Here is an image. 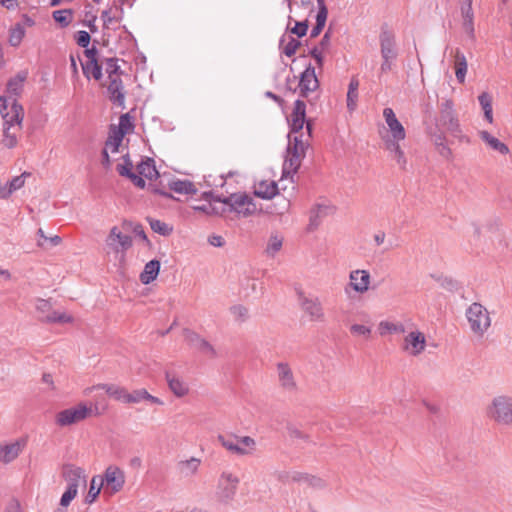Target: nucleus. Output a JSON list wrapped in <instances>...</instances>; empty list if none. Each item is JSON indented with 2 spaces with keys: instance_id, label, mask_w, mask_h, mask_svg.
Instances as JSON below:
<instances>
[{
  "instance_id": "4c0bfd02",
  "label": "nucleus",
  "mask_w": 512,
  "mask_h": 512,
  "mask_svg": "<svg viewBox=\"0 0 512 512\" xmlns=\"http://www.w3.org/2000/svg\"><path fill=\"white\" fill-rule=\"evenodd\" d=\"M329 209L330 208L328 206L317 205L315 208H313L311 210V212H310V219H309V225H308V229L310 231L315 230L319 226L322 217L327 215Z\"/></svg>"
},
{
  "instance_id": "4d7b16f0",
  "label": "nucleus",
  "mask_w": 512,
  "mask_h": 512,
  "mask_svg": "<svg viewBox=\"0 0 512 512\" xmlns=\"http://www.w3.org/2000/svg\"><path fill=\"white\" fill-rule=\"evenodd\" d=\"M230 313L233 316L234 320L238 322H244L249 317L248 309L241 304H237L230 307Z\"/></svg>"
},
{
  "instance_id": "338daca9",
  "label": "nucleus",
  "mask_w": 512,
  "mask_h": 512,
  "mask_svg": "<svg viewBox=\"0 0 512 512\" xmlns=\"http://www.w3.org/2000/svg\"><path fill=\"white\" fill-rule=\"evenodd\" d=\"M127 178H129L132 181V183L138 188L143 189L146 185L144 178L140 174H135L134 172H131V174H129Z\"/></svg>"
},
{
  "instance_id": "864d4df0",
  "label": "nucleus",
  "mask_w": 512,
  "mask_h": 512,
  "mask_svg": "<svg viewBox=\"0 0 512 512\" xmlns=\"http://www.w3.org/2000/svg\"><path fill=\"white\" fill-rule=\"evenodd\" d=\"M53 19L61 26L66 27L72 22L73 14L68 9L56 10L53 12Z\"/></svg>"
},
{
  "instance_id": "a19ab883",
  "label": "nucleus",
  "mask_w": 512,
  "mask_h": 512,
  "mask_svg": "<svg viewBox=\"0 0 512 512\" xmlns=\"http://www.w3.org/2000/svg\"><path fill=\"white\" fill-rule=\"evenodd\" d=\"M137 172L143 178L152 180L158 176V172L155 168L154 161L152 159H147L145 161L140 162L137 165Z\"/></svg>"
},
{
  "instance_id": "603ef678",
  "label": "nucleus",
  "mask_w": 512,
  "mask_h": 512,
  "mask_svg": "<svg viewBox=\"0 0 512 512\" xmlns=\"http://www.w3.org/2000/svg\"><path fill=\"white\" fill-rule=\"evenodd\" d=\"M42 319L50 323H70L73 321L72 316L64 311H53Z\"/></svg>"
},
{
  "instance_id": "6e6552de",
  "label": "nucleus",
  "mask_w": 512,
  "mask_h": 512,
  "mask_svg": "<svg viewBox=\"0 0 512 512\" xmlns=\"http://www.w3.org/2000/svg\"><path fill=\"white\" fill-rule=\"evenodd\" d=\"M240 483L239 477L231 471H223L217 481L216 497L220 502L232 501L237 493Z\"/></svg>"
},
{
  "instance_id": "473e14b6",
  "label": "nucleus",
  "mask_w": 512,
  "mask_h": 512,
  "mask_svg": "<svg viewBox=\"0 0 512 512\" xmlns=\"http://www.w3.org/2000/svg\"><path fill=\"white\" fill-rule=\"evenodd\" d=\"M160 270V262L158 260H151L148 263H146L144 270L140 274V281L147 285L153 282Z\"/></svg>"
},
{
  "instance_id": "5fc2aeb1",
  "label": "nucleus",
  "mask_w": 512,
  "mask_h": 512,
  "mask_svg": "<svg viewBox=\"0 0 512 512\" xmlns=\"http://www.w3.org/2000/svg\"><path fill=\"white\" fill-rule=\"evenodd\" d=\"M133 128H134V125H133L132 118L129 116V114H123L119 118L118 127H114L113 129L118 132H122L123 135L125 136L126 134L133 131Z\"/></svg>"
},
{
  "instance_id": "f704fd0d",
  "label": "nucleus",
  "mask_w": 512,
  "mask_h": 512,
  "mask_svg": "<svg viewBox=\"0 0 512 512\" xmlns=\"http://www.w3.org/2000/svg\"><path fill=\"white\" fill-rule=\"evenodd\" d=\"M26 79V73H18L14 78L10 79L7 84L8 97L16 99L15 97L20 95L23 90L24 81Z\"/></svg>"
},
{
  "instance_id": "cd10ccee",
  "label": "nucleus",
  "mask_w": 512,
  "mask_h": 512,
  "mask_svg": "<svg viewBox=\"0 0 512 512\" xmlns=\"http://www.w3.org/2000/svg\"><path fill=\"white\" fill-rule=\"evenodd\" d=\"M124 135L122 132H118L113 128L110 131L109 137L105 143V148L103 150V156L105 161L109 162V152L116 153L123 141Z\"/></svg>"
},
{
  "instance_id": "f257e3e1",
  "label": "nucleus",
  "mask_w": 512,
  "mask_h": 512,
  "mask_svg": "<svg viewBox=\"0 0 512 512\" xmlns=\"http://www.w3.org/2000/svg\"><path fill=\"white\" fill-rule=\"evenodd\" d=\"M383 118L385 125L379 128V136L391 158L400 168L404 169L407 165V158L401 147V142L406 138V130L392 108H384Z\"/></svg>"
},
{
  "instance_id": "69168bd1",
  "label": "nucleus",
  "mask_w": 512,
  "mask_h": 512,
  "mask_svg": "<svg viewBox=\"0 0 512 512\" xmlns=\"http://www.w3.org/2000/svg\"><path fill=\"white\" fill-rule=\"evenodd\" d=\"M308 29V25L306 22H296L294 28H292L291 32L296 34L298 37H302L306 34Z\"/></svg>"
},
{
  "instance_id": "72a5a7b5",
  "label": "nucleus",
  "mask_w": 512,
  "mask_h": 512,
  "mask_svg": "<svg viewBox=\"0 0 512 512\" xmlns=\"http://www.w3.org/2000/svg\"><path fill=\"white\" fill-rule=\"evenodd\" d=\"M167 382L170 390L177 397H183L188 394L189 387L181 378L174 375H167Z\"/></svg>"
},
{
  "instance_id": "2f4dec72",
  "label": "nucleus",
  "mask_w": 512,
  "mask_h": 512,
  "mask_svg": "<svg viewBox=\"0 0 512 512\" xmlns=\"http://www.w3.org/2000/svg\"><path fill=\"white\" fill-rule=\"evenodd\" d=\"M378 333L380 336L384 337L390 334L396 333H405L406 328L402 322L399 321H391V320H382L378 323Z\"/></svg>"
},
{
  "instance_id": "a18cd8bd",
  "label": "nucleus",
  "mask_w": 512,
  "mask_h": 512,
  "mask_svg": "<svg viewBox=\"0 0 512 512\" xmlns=\"http://www.w3.org/2000/svg\"><path fill=\"white\" fill-rule=\"evenodd\" d=\"M358 87V80L353 78L349 83L347 92V108L349 111H354L357 106Z\"/></svg>"
},
{
  "instance_id": "a878e982",
  "label": "nucleus",
  "mask_w": 512,
  "mask_h": 512,
  "mask_svg": "<svg viewBox=\"0 0 512 512\" xmlns=\"http://www.w3.org/2000/svg\"><path fill=\"white\" fill-rule=\"evenodd\" d=\"M254 194L262 199H272L278 194V185L274 180H260L254 184Z\"/></svg>"
},
{
  "instance_id": "0eeeda50",
  "label": "nucleus",
  "mask_w": 512,
  "mask_h": 512,
  "mask_svg": "<svg viewBox=\"0 0 512 512\" xmlns=\"http://www.w3.org/2000/svg\"><path fill=\"white\" fill-rule=\"evenodd\" d=\"M438 124L445 127L453 137L463 138L459 120L454 109V102L451 99H444L440 103Z\"/></svg>"
},
{
  "instance_id": "0e129e2a",
  "label": "nucleus",
  "mask_w": 512,
  "mask_h": 512,
  "mask_svg": "<svg viewBox=\"0 0 512 512\" xmlns=\"http://www.w3.org/2000/svg\"><path fill=\"white\" fill-rule=\"evenodd\" d=\"M77 44L81 47H87L90 43V35L87 31H79L76 37Z\"/></svg>"
},
{
  "instance_id": "c85d7f7f",
  "label": "nucleus",
  "mask_w": 512,
  "mask_h": 512,
  "mask_svg": "<svg viewBox=\"0 0 512 512\" xmlns=\"http://www.w3.org/2000/svg\"><path fill=\"white\" fill-rule=\"evenodd\" d=\"M210 202L212 216H220L226 218L231 213V208H229L228 203V197L221 198L219 196L210 195Z\"/></svg>"
},
{
  "instance_id": "c03bdc74",
  "label": "nucleus",
  "mask_w": 512,
  "mask_h": 512,
  "mask_svg": "<svg viewBox=\"0 0 512 512\" xmlns=\"http://www.w3.org/2000/svg\"><path fill=\"white\" fill-rule=\"evenodd\" d=\"M461 13L463 17V24L467 31L473 32V19L474 13L472 9V0H464V4L461 7Z\"/></svg>"
},
{
  "instance_id": "5701e85b",
  "label": "nucleus",
  "mask_w": 512,
  "mask_h": 512,
  "mask_svg": "<svg viewBox=\"0 0 512 512\" xmlns=\"http://www.w3.org/2000/svg\"><path fill=\"white\" fill-rule=\"evenodd\" d=\"M95 389H102L116 401L126 404L128 390L122 386L115 384H98L96 386L87 388L85 390V394L88 395Z\"/></svg>"
},
{
  "instance_id": "7ed1b4c3",
  "label": "nucleus",
  "mask_w": 512,
  "mask_h": 512,
  "mask_svg": "<svg viewBox=\"0 0 512 512\" xmlns=\"http://www.w3.org/2000/svg\"><path fill=\"white\" fill-rule=\"evenodd\" d=\"M487 416L498 425H512V395L498 394L494 396L486 408Z\"/></svg>"
},
{
  "instance_id": "58836bf2",
  "label": "nucleus",
  "mask_w": 512,
  "mask_h": 512,
  "mask_svg": "<svg viewBox=\"0 0 512 512\" xmlns=\"http://www.w3.org/2000/svg\"><path fill=\"white\" fill-rule=\"evenodd\" d=\"M301 163L302 159L286 152V157L283 163V176H293L298 171Z\"/></svg>"
},
{
  "instance_id": "dca6fc26",
  "label": "nucleus",
  "mask_w": 512,
  "mask_h": 512,
  "mask_svg": "<svg viewBox=\"0 0 512 512\" xmlns=\"http://www.w3.org/2000/svg\"><path fill=\"white\" fill-rule=\"evenodd\" d=\"M298 87L301 96L305 98H309L318 90L319 82L314 67L310 65L302 72Z\"/></svg>"
},
{
  "instance_id": "13d9d810",
  "label": "nucleus",
  "mask_w": 512,
  "mask_h": 512,
  "mask_svg": "<svg viewBox=\"0 0 512 512\" xmlns=\"http://www.w3.org/2000/svg\"><path fill=\"white\" fill-rule=\"evenodd\" d=\"M31 177L30 172H23L20 175L14 176L10 183L12 184V189L14 190V193L22 189L27 181L28 178Z\"/></svg>"
},
{
  "instance_id": "f03ea898",
  "label": "nucleus",
  "mask_w": 512,
  "mask_h": 512,
  "mask_svg": "<svg viewBox=\"0 0 512 512\" xmlns=\"http://www.w3.org/2000/svg\"><path fill=\"white\" fill-rule=\"evenodd\" d=\"M469 330L476 337H483L492 325L491 313L479 302L471 303L465 310Z\"/></svg>"
},
{
  "instance_id": "bb28decb",
  "label": "nucleus",
  "mask_w": 512,
  "mask_h": 512,
  "mask_svg": "<svg viewBox=\"0 0 512 512\" xmlns=\"http://www.w3.org/2000/svg\"><path fill=\"white\" fill-rule=\"evenodd\" d=\"M453 56L456 79L460 84H463L465 82L468 70V63L466 57L460 49H456L453 52Z\"/></svg>"
},
{
  "instance_id": "6ab92c4d",
  "label": "nucleus",
  "mask_w": 512,
  "mask_h": 512,
  "mask_svg": "<svg viewBox=\"0 0 512 512\" xmlns=\"http://www.w3.org/2000/svg\"><path fill=\"white\" fill-rule=\"evenodd\" d=\"M63 477L67 482L68 488H74L78 491L80 486L85 487L87 482V475L85 471L74 465H65L63 467Z\"/></svg>"
},
{
  "instance_id": "3c124183",
  "label": "nucleus",
  "mask_w": 512,
  "mask_h": 512,
  "mask_svg": "<svg viewBox=\"0 0 512 512\" xmlns=\"http://www.w3.org/2000/svg\"><path fill=\"white\" fill-rule=\"evenodd\" d=\"M281 46H282L283 53L287 57H292L296 53L297 49L299 48L300 42L297 39H295L291 36H288L287 40L285 38H282Z\"/></svg>"
},
{
  "instance_id": "f3484780",
  "label": "nucleus",
  "mask_w": 512,
  "mask_h": 512,
  "mask_svg": "<svg viewBox=\"0 0 512 512\" xmlns=\"http://www.w3.org/2000/svg\"><path fill=\"white\" fill-rule=\"evenodd\" d=\"M97 52L95 49H87L84 52V59L81 60L83 74L89 79L93 77L100 80L102 77V69L97 61Z\"/></svg>"
},
{
  "instance_id": "7c9ffc66",
  "label": "nucleus",
  "mask_w": 512,
  "mask_h": 512,
  "mask_svg": "<svg viewBox=\"0 0 512 512\" xmlns=\"http://www.w3.org/2000/svg\"><path fill=\"white\" fill-rule=\"evenodd\" d=\"M277 371L281 386L286 390H293L296 387V383L289 365L287 363H279Z\"/></svg>"
},
{
  "instance_id": "aec40b11",
  "label": "nucleus",
  "mask_w": 512,
  "mask_h": 512,
  "mask_svg": "<svg viewBox=\"0 0 512 512\" xmlns=\"http://www.w3.org/2000/svg\"><path fill=\"white\" fill-rule=\"evenodd\" d=\"M25 447L24 440L0 443V462L8 464L14 461Z\"/></svg>"
},
{
  "instance_id": "a211bd4d",
  "label": "nucleus",
  "mask_w": 512,
  "mask_h": 512,
  "mask_svg": "<svg viewBox=\"0 0 512 512\" xmlns=\"http://www.w3.org/2000/svg\"><path fill=\"white\" fill-rule=\"evenodd\" d=\"M306 105L301 100H296L293 111L289 118L290 133L289 135H299L305 124Z\"/></svg>"
},
{
  "instance_id": "6e6d98bb",
  "label": "nucleus",
  "mask_w": 512,
  "mask_h": 512,
  "mask_svg": "<svg viewBox=\"0 0 512 512\" xmlns=\"http://www.w3.org/2000/svg\"><path fill=\"white\" fill-rule=\"evenodd\" d=\"M350 332L353 336L362 337L368 340L371 337L372 329L371 327L363 324H352L350 326Z\"/></svg>"
},
{
  "instance_id": "052dcab7",
  "label": "nucleus",
  "mask_w": 512,
  "mask_h": 512,
  "mask_svg": "<svg viewBox=\"0 0 512 512\" xmlns=\"http://www.w3.org/2000/svg\"><path fill=\"white\" fill-rule=\"evenodd\" d=\"M77 494H78V491L74 487L73 488L67 487L66 491L63 493V495L60 499V505L62 507L69 506V504L77 496Z\"/></svg>"
},
{
  "instance_id": "412c9836",
  "label": "nucleus",
  "mask_w": 512,
  "mask_h": 512,
  "mask_svg": "<svg viewBox=\"0 0 512 512\" xmlns=\"http://www.w3.org/2000/svg\"><path fill=\"white\" fill-rule=\"evenodd\" d=\"M292 481L306 485L314 491H324L328 488L327 481L322 477L308 473L295 472L291 476Z\"/></svg>"
},
{
  "instance_id": "20e7f679",
  "label": "nucleus",
  "mask_w": 512,
  "mask_h": 512,
  "mask_svg": "<svg viewBox=\"0 0 512 512\" xmlns=\"http://www.w3.org/2000/svg\"><path fill=\"white\" fill-rule=\"evenodd\" d=\"M400 343L401 351L409 357H418L423 354L427 347V338L424 332L414 324L410 329H406Z\"/></svg>"
},
{
  "instance_id": "b1692460",
  "label": "nucleus",
  "mask_w": 512,
  "mask_h": 512,
  "mask_svg": "<svg viewBox=\"0 0 512 512\" xmlns=\"http://www.w3.org/2000/svg\"><path fill=\"white\" fill-rule=\"evenodd\" d=\"M304 132L299 135H288L289 143L287 147V153L297 156L300 159H304L306 149L308 147L307 140L304 139Z\"/></svg>"
},
{
  "instance_id": "79ce46f5",
  "label": "nucleus",
  "mask_w": 512,
  "mask_h": 512,
  "mask_svg": "<svg viewBox=\"0 0 512 512\" xmlns=\"http://www.w3.org/2000/svg\"><path fill=\"white\" fill-rule=\"evenodd\" d=\"M479 104L484 112V118L489 122H493L492 97L488 92H483L478 96Z\"/></svg>"
},
{
  "instance_id": "ea45409f",
  "label": "nucleus",
  "mask_w": 512,
  "mask_h": 512,
  "mask_svg": "<svg viewBox=\"0 0 512 512\" xmlns=\"http://www.w3.org/2000/svg\"><path fill=\"white\" fill-rule=\"evenodd\" d=\"M284 238L278 233H272L267 241L265 253L269 257H274L283 246Z\"/></svg>"
},
{
  "instance_id": "c9c22d12",
  "label": "nucleus",
  "mask_w": 512,
  "mask_h": 512,
  "mask_svg": "<svg viewBox=\"0 0 512 512\" xmlns=\"http://www.w3.org/2000/svg\"><path fill=\"white\" fill-rule=\"evenodd\" d=\"M481 139L493 150L505 155L509 152V148L506 144L501 142L496 137L492 136L487 131H480L479 133Z\"/></svg>"
},
{
  "instance_id": "09e8293b",
  "label": "nucleus",
  "mask_w": 512,
  "mask_h": 512,
  "mask_svg": "<svg viewBox=\"0 0 512 512\" xmlns=\"http://www.w3.org/2000/svg\"><path fill=\"white\" fill-rule=\"evenodd\" d=\"M147 221L150 225V228L155 233H158L159 235L169 236L173 231V228L170 225H168L167 223H165L161 220L154 219V218H147Z\"/></svg>"
},
{
  "instance_id": "ddd939ff",
  "label": "nucleus",
  "mask_w": 512,
  "mask_h": 512,
  "mask_svg": "<svg viewBox=\"0 0 512 512\" xmlns=\"http://www.w3.org/2000/svg\"><path fill=\"white\" fill-rule=\"evenodd\" d=\"M91 412V407H88L85 403H79L76 406L58 412L56 424L61 427L70 426L86 419Z\"/></svg>"
},
{
  "instance_id": "37998d69",
  "label": "nucleus",
  "mask_w": 512,
  "mask_h": 512,
  "mask_svg": "<svg viewBox=\"0 0 512 512\" xmlns=\"http://www.w3.org/2000/svg\"><path fill=\"white\" fill-rule=\"evenodd\" d=\"M169 188L179 194H194L196 193L195 186L188 180H175L169 183Z\"/></svg>"
},
{
  "instance_id": "1a4fd4ad",
  "label": "nucleus",
  "mask_w": 512,
  "mask_h": 512,
  "mask_svg": "<svg viewBox=\"0 0 512 512\" xmlns=\"http://www.w3.org/2000/svg\"><path fill=\"white\" fill-rule=\"evenodd\" d=\"M0 114L3 118V127L18 125L22 128L24 110L22 106L10 97H0Z\"/></svg>"
},
{
  "instance_id": "2eb2a0df",
  "label": "nucleus",
  "mask_w": 512,
  "mask_h": 512,
  "mask_svg": "<svg viewBox=\"0 0 512 512\" xmlns=\"http://www.w3.org/2000/svg\"><path fill=\"white\" fill-rule=\"evenodd\" d=\"M371 284V276L369 271L365 269H355L349 273V284L345 288V292L348 293V289H352L358 294H365Z\"/></svg>"
},
{
  "instance_id": "9d476101",
  "label": "nucleus",
  "mask_w": 512,
  "mask_h": 512,
  "mask_svg": "<svg viewBox=\"0 0 512 512\" xmlns=\"http://www.w3.org/2000/svg\"><path fill=\"white\" fill-rule=\"evenodd\" d=\"M101 484L104 486V496L111 497L120 492L125 484V473L117 466H108L100 475Z\"/></svg>"
},
{
  "instance_id": "c756f323",
  "label": "nucleus",
  "mask_w": 512,
  "mask_h": 512,
  "mask_svg": "<svg viewBox=\"0 0 512 512\" xmlns=\"http://www.w3.org/2000/svg\"><path fill=\"white\" fill-rule=\"evenodd\" d=\"M2 130H3V136H2V140H1L2 145L8 149H12V148L16 147L22 128L18 127V125H12V126L3 127Z\"/></svg>"
},
{
  "instance_id": "9b49d317",
  "label": "nucleus",
  "mask_w": 512,
  "mask_h": 512,
  "mask_svg": "<svg viewBox=\"0 0 512 512\" xmlns=\"http://www.w3.org/2000/svg\"><path fill=\"white\" fill-rule=\"evenodd\" d=\"M218 441L226 450L238 456L251 455L256 449V441L250 436L227 438L219 435Z\"/></svg>"
},
{
  "instance_id": "39448f33",
  "label": "nucleus",
  "mask_w": 512,
  "mask_h": 512,
  "mask_svg": "<svg viewBox=\"0 0 512 512\" xmlns=\"http://www.w3.org/2000/svg\"><path fill=\"white\" fill-rule=\"evenodd\" d=\"M108 254H114L119 263L124 262L125 252L132 246V237L113 226L105 240Z\"/></svg>"
},
{
  "instance_id": "393cba45",
  "label": "nucleus",
  "mask_w": 512,
  "mask_h": 512,
  "mask_svg": "<svg viewBox=\"0 0 512 512\" xmlns=\"http://www.w3.org/2000/svg\"><path fill=\"white\" fill-rule=\"evenodd\" d=\"M108 93L110 100L118 106L124 107L125 93L121 77L108 79Z\"/></svg>"
},
{
  "instance_id": "4be33fe9",
  "label": "nucleus",
  "mask_w": 512,
  "mask_h": 512,
  "mask_svg": "<svg viewBox=\"0 0 512 512\" xmlns=\"http://www.w3.org/2000/svg\"><path fill=\"white\" fill-rule=\"evenodd\" d=\"M146 403L150 406H163L164 402L162 399L151 395L146 389L140 388L135 389L131 392L128 391L126 404H140Z\"/></svg>"
},
{
  "instance_id": "4468645a",
  "label": "nucleus",
  "mask_w": 512,
  "mask_h": 512,
  "mask_svg": "<svg viewBox=\"0 0 512 512\" xmlns=\"http://www.w3.org/2000/svg\"><path fill=\"white\" fill-rule=\"evenodd\" d=\"M299 304L302 311L308 315L311 321L322 322L325 319L324 309L320 299L316 296L299 294Z\"/></svg>"
},
{
  "instance_id": "49530a36",
  "label": "nucleus",
  "mask_w": 512,
  "mask_h": 512,
  "mask_svg": "<svg viewBox=\"0 0 512 512\" xmlns=\"http://www.w3.org/2000/svg\"><path fill=\"white\" fill-rule=\"evenodd\" d=\"M101 484V478L100 475H95L92 477L90 482V488L88 491V494L86 496V503L91 504L93 503L97 497L99 496L101 490L104 491V486H100Z\"/></svg>"
},
{
  "instance_id": "680f3d73",
  "label": "nucleus",
  "mask_w": 512,
  "mask_h": 512,
  "mask_svg": "<svg viewBox=\"0 0 512 512\" xmlns=\"http://www.w3.org/2000/svg\"><path fill=\"white\" fill-rule=\"evenodd\" d=\"M319 4V11L317 13L316 21L319 26H325L326 18H327V9L324 5L323 0H317Z\"/></svg>"
},
{
  "instance_id": "f8f14e48",
  "label": "nucleus",
  "mask_w": 512,
  "mask_h": 512,
  "mask_svg": "<svg viewBox=\"0 0 512 512\" xmlns=\"http://www.w3.org/2000/svg\"><path fill=\"white\" fill-rule=\"evenodd\" d=\"M229 208H231V213H235L239 217H249L256 213L257 205L254 202V199L244 193L237 192L228 196Z\"/></svg>"
},
{
  "instance_id": "423d86ee",
  "label": "nucleus",
  "mask_w": 512,
  "mask_h": 512,
  "mask_svg": "<svg viewBox=\"0 0 512 512\" xmlns=\"http://www.w3.org/2000/svg\"><path fill=\"white\" fill-rule=\"evenodd\" d=\"M379 42L382 58L380 72L385 74L392 69L398 56L395 35L389 30H382L379 36Z\"/></svg>"
},
{
  "instance_id": "de8ad7c7",
  "label": "nucleus",
  "mask_w": 512,
  "mask_h": 512,
  "mask_svg": "<svg viewBox=\"0 0 512 512\" xmlns=\"http://www.w3.org/2000/svg\"><path fill=\"white\" fill-rule=\"evenodd\" d=\"M433 142L436 146V149L438 151V153L446 158V159H449L452 155V151L451 149L448 147L447 143H446V137L444 134L442 133H439V134H435L433 136Z\"/></svg>"
},
{
  "instance_id": "bf43d9fd",
  "label": "nucleus",
  "mask_w": 512,
  "mask_h": 512,
  "mask_svg": "<svg viewBox=\"0 0 512 512\" xmlns=\"http://www.w3.org/2000/svg\"><path fill=\"white\" fill-rule=\"evenodd\" d=\"M119 69H120V67L117 64L116 59L109 58L106 60L105 70H106V73L108 74V79L120 77Z\"/></svg>"
},
{
  "instance_id": "e433bc0d",
  "label": "nucleus",
  "mask_w": 512,
  "mask_h": 512,
  "mask_svg": "<svg viewBox=\"0 0 512 512\" xmlns=\"http://www.w3.org/2000/svg\"><path fill=\"white\" fill-rule=\"evenodd\" d=\"M201 460L196 457H191L187 460L179 462V470L182 475L188 477L195 475L200 467Z\"/></svg>"
},
{
  "instance_id": "e2e57ef3",
  "label": "nucleus",
  "mask_w": 512,
  "mask_h": 512,
  "mask_svg": "<svg viewBox=\"0 0 512 512\" xmlns=\"http://www.w3.org/2000/svg\"><path fill=\"white\" fill-rule=\"evenodd\" d=\"M287 431L292 439H306L307 436L295 425H288Z\"/></svg>"
},
{
  "instance_id": "774afa93",
  "label": "nucleus",
  "mask_w": 512,
  "mask_h": 512,
  "mask_svg": "<svg viewBox=\"0 0 512 512\" xmlns=\"http://www.w3.org/2000/svg\"><path fill=\"white\" fill-rule=\"evenodd\" d=\"M133 168L132 163L129 160H125V163L123 165L117 166V171L121 176L128 177L129 174H131Z\"/></svg>"
},
{
  "instance_id": "8fccbe9b",
  "label": "nucleus",
  "mask_w": 512,
  "mask_h": 512,
  "mask_svg": "<svg viewBox=\"0 0 512 512\" xmlns=\"http://www.w3.org/2000/svg\"><path fill=\"white\" fill-rule=\"evenodd\" d=\"M25 36V28L21 24H16L10 29L9 43L11 46L17 47L22 42Z\"/></svg>"
}]
</instances>
